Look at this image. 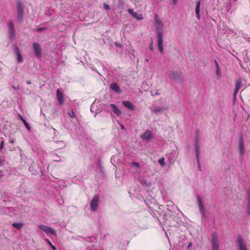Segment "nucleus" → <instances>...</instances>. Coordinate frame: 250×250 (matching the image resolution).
Returning <instances> with one entry per match:
<instances>
[{"label":"nucleus","mask_w":250,"mask_h":250,"mask_svg":"<svg viewBox=\"0 0 250 250\" xmlns=\"http://www.w3.org/2000/svg\"><path fill=\"white\" fill-rule=\"evenodd\" d=\"M157 46L159 49L160 52L161 54L164 53V48L163 46V38L162 33L159 31L157 33Z\"/></svg>","instance_id":"obj_1"},{"label":"nucleus","mask_w":250,"mask_h":250,"mask_svg":"<svg viewBox=\"0 0 250 250\" xmlns=\"http://www.w3.org/2000/svg\"><path fill=\"white\" fill-rule=\"evenodd\" d=\"M46 29V28L45 27H39L37 28V31L39 32H41L42 31H44Z\"/></svg>","instance_id":"obj_35"},{"label":"nucleus","mask_w":250,"mask_h":250,"mask_svg":"<svg viewBox=\"0 0 250 250\" xmlns=\"http://www.w3.org/2000/svg\"><path fill=\"white\" fill-rule=\"evenodd\" d=\"M14 51L17 56L18 62L19 63L22 62L23 61V59L21 54L19 48L17 46H15Z\"/></svg>","instance_id":"obj_10"},{"label":"nucleus","mask_w":250,"mask_h":250,"mask_svg":"<svg viewBox=\"0 0 250 250\" xmlns=\"http://www.w3.org/2000/svg\"><path fill=\"white\" fill-rule=\"evenodd\" d=\"M33 49L35 55L38 58H40L42 54V49L41 45L36 42H34L33 43Z\"/></svg>","instance_id":"obj_3"},{"label":"nucleus","mask_w":250,"mask_h":250,"mask_svg":"<svg viewBox=\"0 0 250 250\" xmlns=\"http://www.w3.org/2000/svg\"><path fill=\"white\" fill-rule=\"evenodd\" d=\"M57 98L60 104H63L64 102V99L63 96V93L59 89L57 90Z\"/></svg>","instance_id":"obj_9"},{"label":"nucleus","mask_w":250,"mask_h":250,"mask_svg":"<svg viewBox=\"0 0 250 250\" xmlns=\"http://www.w3.org/2000/svg\"><path fill=\"white\" fill-rule=\"evenodd\" d=\"M214 62H215V66H216V69H217V73L218 74L219 70H220V69H219V65L217 62V61L216 60H214Z\"/></svg>","instance_id":"obj_31"},{"label":"nucleus","mask_w":250,"mask_h":250,"mask_svg":"<svg viewBox=\"0 0 250 250\" xmlns=\"http://www.w3.org/2000/svg\"><path fill=\"white\" fill-rule=\"evenodd\" d=\"M12 87L14 89H16V90H18V89H19V88H20L19 85H17V86H12Z\"/></svg>","instance_id":"obj_37"},{"label":"nucleus","mask_w":250,"mask_h":250,"mask_svg":"<svg viewBox=\"0 0 250 250\" xmlns=\"http://www.w3.org/2000/svg\"><path fill=\"white\" fill-rule=\"evenodd\" d=\"M9 143L13 144L14 143V141L12 139H11L9 141Z\"/></svg>","instance_id":"obj_42"},{"label":"nucleus","mask_w":250,"mask_h":250,"mask_svg":"<svg viewBox=\"0 0 250 250\" xmlns=\"http://www.w3.org/2000/svg\"><path fill=\"white\" fill-rule=\"evenodd\" d=\"M110 106L113 109V112L114 113V114H115L117 116H119L122 114L121 111L118 109V108L115 104H111Z\"/></svg>","instance_id":"obj_16"},{"label":"nucleus","mask_w":250,"mask_h":250,"mask_svg":"<svg viewBox=\"0 0 250 250\" xmlns=\"http://www.w3.org/2000/svg\"><path fill=\"white\" fill-rule=\"evenodd\" d=\"M158 162L161 166H164L165 164L164 157H163V158L160 159L158 160Z\"/></svg>","instance_id":"obj_28"},{"label":"nucleus","mask_w":250,"mask_h":250,"mask_svg":"<svg viewBox=\"0 0 250 250\" xmlns=\"http://www.w3.org/2000/svg\"><path fill=\"white\" fill-rule=\"evenodd\" d=\"M26 83L28 84H30L31 83V82L29 80H27L26 81Z\"/></svg>","instance_id":"obj_40"},{"label":"nucleus","mask_w":250,"mask_h":250,"mask_svg":"<svg viewBox=\"0 0 250 250\" xmlns=\"http://www.w3.org/2000/svg\"><path fill=\"white\" fill-rule=\"evenodd\" d=\"M9 33L10 35V39H13L15 36V31L14 29L9 30Z\"/></svg>","instance_id":"obj_24"},{"label":"nucleus","mask_w":250,"mask_h":250,"mask_svg":"<svg viewBox=\"0 0 250 250\" xmlns=\"http://www.w3.org/2000/svg\"><path fill=\"white\" fill-rule=\"evenodd\" d=\"M165 108L163 107H157L153 109V111L155 113H158V112H163Z\"/></svg>","instance_id":"obj_23"},{"label":"nucleus","mask_w":250,"mask_h":250,"mask_svg":"<svg viewBox=\"0 0 250 250\" xmlns=\"http://www.w3.org/2000/svg\"><path fill=\"white\" fill-rule=\"evenodd\" d=\"M196 198L197 200V203L199 208L200 212L202 215L204 216L205 214V210L203 204L202 203V199L201 198L200 196L198 195H197Z\"/></svg>","instance_id":"obj_7"},{"label":"nucleus","mask_w":250,"mask_h":250,"mask_svg":"<svg viewBox=\"0 0 250 250\" xmlns=\"http://www.w3.org/2000/svg\"><path fill=\"white\" fill-rule=\"evenodd\" d=\"M110 88L113 90L114 91L116 92L117 93H121V89L120 87L118 86V85L116 83H112L110 84Z\"/></svg>","instance_id":"obj_15"},{"label":"nucleus","mask_w":250,"mask_h":250,"mask_svg":"<svg viewBox=\"0 0 250 250\" xmlns=\"http://www.w3.org/2000/svg\"><path fill=\"white\" fill-rule=\"evenodd\" d=\"M198 168L200 170H201V166H200V163H199V161H198Z\"/></svg>","instance_id":"obj_38"},{"label":"nucleus","mask_w":250,"mask_h":250,"mask_svg":"<svg viewBox=\"0 0 250 250\" xmlns=\"http://www.w3.org/2000/svg\"><path fill=\"white\" fill-rule=\"evenodd\" d=\"M154 20L156 22V28L161 29L163 26V23L157 15H155Z\"/></svg>","instance_id":"obj_12"},{"label":"nucleus","mask_w":250,"mask_h":250,"mask_svg":"<svg viewBox=\"0 0 250 250\" xmlns=\"http://www.w3.org/2000/svg\"><path fill=\"white\" fill-rule=\"evenodd\" d=\"M247 200H248V213L250 214V192H249L247 196Z\"/></svg>","instance_id":"obj_21"},{"label":"nucleus","mask_w":250,"mask_h":250,"mask_svg":"<svg viewBox=\"0 0 250 250\" xmlns=\"http://www.w3.org/2000/svg\"><path fill=\"white\" fill-rule=\"evenodd\" d=\"M23 226V225L21 223H14L12 224V226L18 229H20L22 228Z\"/></svg>","instance_id":"obj_19"},{"label":"nucleus","mask_w":250,"mask_h":250,"mask_svg":"<svg viewBox=\"0 0 250 250\" xmlns=\"http://www.w3.org/2000/svg\"><path fill=\"white\" fill-rule=\"evenodd\" d=\"M238 148H239L240 155L241 156L243 155L245 152V148L244 147V141H243V139L242 137H241L239 139V143H238Z\"/></svg>","instance_id":"obj_8"},{"label":"nucleus","mask_w":250,"mask_h":250,"mask_svg":"<svg viewBox=\"0 0 250 250\" xmlns=\"http://www.w3.org/2000/svg\"><path fill=\"white\" fill-rule=\"evenodd\" d=\"M152 136L151 132L149 130H146L143 135L142 138L143 139L149 140Z\"/></svg>","instance_id":"obj_18"},{"label":"nucleus","mask_w":250,"mask_h":250,"mask_svg":"<svg viewBox=\"0 0 250 250\" xmlns=\"http://www.w3.org/2000/svg\"><path fill=\"white\" fill-rule=\"evenodd\" d=\"M242 83V79L241 78H238L236 81L235 83V89L234 91V95H235L237 93L238 91H239L241 85Z\"/></svg>","instance_id":"obj_13"},{"label":"nucleus","mask_w":250,"mask_h":250,"mask_svg":"<svg viewBox=\"0 0 250 250\" xmlns=\"http://www.w3.org/2000/svg\"><path fill=\"white\" fill-rule=\"evenodd\" d=\"M104 8L106 10H107V11H108V10H110V8L109 6L107 4H106V3H104Z\"/></svg>","instance_id":"obj_30"},{"label":"nucleus","mask_w":250,"mask_h":250,"mask_svg":"<svg viewBox=\"0 0 250 250\" xmlns=\"http://www.w3.org/2000/svg\"><path fill=\"white\" fill-rule=\"evenodd\" d=\"M8 29L9 30L14 29L13 23L10 20L8 21Z\"/></svg>","instance_id":"obj_25"},{"label":"nucleus","mask_w":250,"mask_h":250,"mask_svg":"<svg viewBox=\"0 0 250 250\" xmlns=\"http://www.w3.org/2000/svg\"><path fill=\"white\" fill-rule=\"evenodd\" d=\"M99 202V196L97 195H94L90 204L91 208L93 211H95L97 210Z\"/></svg>","instance_id":"obj_4"},{"label":"nucleus","mask_w":250,"mask_h":250,"mask_svg":"<svg viewBox=\"0 0 250 250\" xmlns=\"http://www.w3.org/2000/svg\"><path fill=\"white\" fill-rule=\"evenodd\" d=\"M68 114L72 118L75 117L74 112L73 110L68 113Z\"/></svg>","instance_id":"obj_32"},{"label":"nucleus","mask_w":250,"mask_h":250,"mask_svg":"<svg viewBox=\"0 0 250 250\" xmlns=\"http://www.w3.org/2000/svg\"><path fill=\"white\" fill-rule=\"evenodd\" d=\"M200 0H198L196 3L195 6V14L197 18L200 19Z\"/></svg>","instance_id":"obj_17"},{"label":"nucleus","mask_w":250,"mask_h":250,"mask_svg":"<svg viewBox=\"0 0 250 250\" xmlns=\"http://www.w3.org/2000/svg\"><path fill=\"white\" fill-rule=\"evenodd\" d=\"M178 0H173V2L174 4H176L177 3Z\"/></svg>","instance_id":"obj_39"},{"label":"nucleus","mask_w":250,"mask_h":250,"mask_svg":"<svg viewBox=\"0 0 250 250\" xmlns=\"http://www.w3.org/2000/svg\"><path fill=\"white\" fill-rule=\"evenodd\" d=\"M123 104L127 108L131 110H134V105L130 102L128 101H125L123 102Z\"/></svg>","instance_id":"obj_14"},{"label":"nucleus","mask_w":250,"mask_h":250,"mask_svg":"<svg viewBox=\"0 0 250 250\" xmlns=\"http://www.w3.org/2000/svg\"><path fill=\"white\" fill-rule=\"evenodd\" d=\"M46 241L51 246L53 250H56V247L52 244L51 242L48 239H46Z\"/></svg>","instance_id":"obj_27"},{"label":"nucleus","mask_w":250,"mask_h":250,"mask_svg":"<svg viewBox=\"0 0 250 250\" xmlns=\"http://www.w3.org/2000/svg\"><path fill=\"white\" fill-rule=\"evenodd\" d=\"M212 250H219V245L218 243H212Z\"/></svg>","instance_id":"obj_26"},{"label":"nucleus","mask_w":250,"mask_h":250,"mask_svg":"<svg viewBox=\"0 0 250 250\" xmlns=\"http://www.w3.org/2000/svg\"><path fill=\"white\" fill-rule=\"evenodd\" d=\"M128 13L133 17L137 20H143V17L142 14H138L137 12L133 11L132 9H128Z\"/></svg>","instance_id":"obj_11"},{"label":"nucleus","mask_w":250,"mask_h":250,"mask_svg":"<svg viewBox=\"0 0 250 250\" xmlns=\"http://www.w3.org/2000/svg\"><path fill=\"white\" fill-rule=\"evenodd\" d=\"M21 120L23 122V123H24L26 127L29 129V125L27 123V122L25 121V120L24 119H23L21 117Z\"/></svg>","instance_id":"obj_33"},{"label":"nucleus","mask_w":250,"mask_h":250,"mask_svg":"<svg viewBox=\"0 0 250 250\" xmlns=\"http://www.w3.org/2000/svg\"><path fill=\"white\" fill-rule=\"evenodd\" d=\"M38 228L43 230L46 234H56L55 230L46 226L39 225H38Z\"/></svg>","instance_id":"obj_5"},{"label":"nucleus","mask_w":250,"mask_h":250,"mask_svg":"<svg viewBox=\"0 0 250 250\" xmlns=\"http://www.w3.org/2000/svg\"><path fill=\"white\" fill-rule=\"evenodd\" d=\"M196 156L197 161H199V153H200V146L198 144L196 145Z\"/></svg>","instance_id":"obj_22"},{"label":"nucleus","mask_w":250,"mask_h":250,"mask_svg":"<svg viewBox=\"0 0 250 250\" xmlns=\"http://www.w3.org/2000/svg\"><path fill=\"white\" fill-rule=\"evenodd\" d=\"M218 234L214 232L212 234V243H218Z\"/></svg>","instance_id":"obj_20"},{"label":"nucleus","mask_w":250,"mask_h":250,"mask_svg":"<svg viewBox=\"0 0 250 250\" xmlns=\"http://www.w3.org/2000/svg\"><path fill=\"white\" fill-rule=\"evenodd\" d=\"M131 166H134V167H138V168H139L140 166V164L138 163H137V162H133L131 163Z\"/></svg>","instance_id":"obj_29"},{"label":"nucleus","mask_w":250,"mask_h":250,"mask_svg":"<svg viewBox=\"0 0 250 250\" xmlns=\"http://www.w3.org/2000/svg\"><path fill=\"white\" fill-rule=\"evenodd\" d=\"M2 163L1 161L0 160V166H1Z\"/></svg>","instance_id":"obj_43"},{"label":"nucleus","mask_w":250,"mask_h":250,"mask_svg":"<svg viewBox=\"0 0 250 250\" xmlns=\"http://www.w3.org/2000/svg\"><path fill=\"white\" fill-rule=\"evenodd\" d=\"M121 128L122 129H125V127H124V126L123 125H121Z\"/></svg>","instance_id":"obj_41"},{"label":"nucleus","mask_w":250,"mask_h":250,"mask_svg":"<svg viewBox=\"0 0 250 250\" xmlns=\"http://www.w3.org/2000/svg\"><path fill=\"white\" fill-rule=\"evenodd\" d=\"M149 49L150 50H151V51L153 50V44L152 41H151V42L149 44Z\"/></svg>","instance_id":"obj_34"},{"label":"nucleus","mask_w":250,"mask_h":250,"mask_svg":"<svg viewBox=\"0 0 250 250\" xmlns=\"http://www.w3.org/2000/svg\"><path fill=\"white\" fill-rule=\"evenodd\" d=\"M17 11L18 20L20 22H22L23 20V9L22 3L21 1L17 3Z\"/></svg>","instance_id":"obj_2"},{"label":"nucleus","mask_w":250,"mask_h":250,"mask_svg":"<svg viewBox=\"0 0 250 250\" xmlns=\"http://www.w3.org/2000/svg\"><path fill=\"white\" fill-rule=\"evenodd\" d=\"M237 243L238 244V250H248L246 245L241 236L239 235L238 237Z\"/></svg>","instance_id":"obj_6"},{"label":"nucleus","mask_w":250,"mask_h":250,"mask_svg":"<svg viewBox=\"0 0 250 250\" xmlns=\"http://www.w3.org/2000/svg\"><path fill=\"white\" fill-rule=\"evenodd\" d=\"M3 141H2L1 142H0V150H1L3 148Z\"/></svg>","instance_id":"obj_36"}]
</instances>
